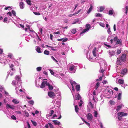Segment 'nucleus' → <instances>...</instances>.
<instances>
[{"label":"nucleus","mask_w":128,"mask_h":128,"mask_svg":"<svg viewBox=\"0 0 128 128\" xmlns=\"http://www.w3.org/2000/svg\"><path fill=\"white\" fill-rule=\"evenodd\" d=\"M127 69L126 68H124L123 70H122L121 72V74H126L127 72Z\"/></svg>","instance_id":"obj_14"},{"label":"nucleus","mask_w":128,"mask_h":128,"mask_svg":"<svg viewBox=\"0 0 128 128\" xmlns=\"http://www.w3.org/2000/svg\"><path fill=\"white\" fill-rule=\"evenodd\" d=\"M108 92L110 94H111V92H112V94H113V90L111 89L108 88Z\"/></svg>","instance_id":"obj_26"},{"label":"nucleus","mask_w":128,"mask_h":128,"mask_svg":"<svg viewBox=\"0 0 128 128\" xmlns=\"http://www.w3.org/2000/svg\"><path fill=\"white\" fill-rule=\"evenodd\" d=\"M51 58L56 63H57L58 62V61L54 58V57L53 56H51Z\"/></svg>","instance_id":"obj_41"},{"label":"nucleus","mask_w":128,"mask_h":128,"mask_svg":"<svg viewBox=\"0 0 128 128\" xmlns=\"http://www.w3.org/2000/svg\"><path fill=\"white\" fill-rule=\"evenodd\" d=\"M6 106L8 108H10L12 110L14 109L15 108L14 106L13 105H10L8 104H6Z\"/></svg>","instance_id":"obj_6"},{"label":"nucleus","mask_w":128,"mask_h":128,"mask_svg":"<svg viewBox=\"0 0 128 128\" xmlns=\"http://www.w3.org/2000/svg\"><path fill=\"white\" fill-rule=\"evenodd\" d=\"M96 48H94L92 50V52L93 56L95 57H96Z\"/></svg>","instance_id":"obj_13"},{"label":"nucleus","mask_w":128,"mask_h":128,"mask_svg":"<svg viewBox=\"0 0 128 128\" xmlns=\"http://www.w3.org/2000/svg\"><path fill=\"white\" fill-rule=\"evenodd\" d=\"M118 82L119 83L122 84L124 83V80L121 79H119L118 80Z\"/></svg>","instance_id":"obj_21"},{"label":"nucleus","mask_w":128,"mask_h":128,"mask_svg":"<svg viewBox=\"0 0 128 128\" xmlns=\"http://www.w3.org/2000/svg\"><path fill=\"white\" fill-rule=\"evenodd\" d=\"M48 96L50 98H52L54 96H55V94L52 92H49L48 93Z\"/></svg>","instance_id":"obj_4"},{"label":"nucleus","mask_w":128,"mask_h":128,"mask_svg":"<svg viewBox=\"0 0 128 128\" xmlns=\"http://www.w3.org/2000/svg\"><path fill=\"white\" fill-rule=\"evenodd\" d=\"M52 122L54 123V124L56 125H60V122L57 120H53Z\"/></svg>","instance_id":"obj_11"},{"label":"nucleus","mask_w":128,"mask_h":128,"mask_svg":"<svg viewBox=\"0 0 128 128\" xmlns=\"http://www.w3.org/2000/svg\"><path fill=\"white\" fill-rule=\"evenodd\" d=\"M115 53L114 51H112L110 52H109V54L110 56H112V55L114 54Z\"/></svg>","instance_id":"obj_29"},{"label":"nucleus","mask_w":128,"mask_h":128,"mask_svg":"<svg viewBox=\"0 0 128 128\" xmlns=\"http://www.w3.org/2000/svg\"><path fill=\"white\" fill-rule=\"evenodd\" d=\"M100 25L102 27H105V24H104L100 23Z\"/></svg>","instance_id":"obj_53"},{"label":"nucleus","mask_w":128,"mask_h":128,"mask_svg":"<svg viewBox=\"0 0 128 128\" xmlns=\"http://www.w3.org/2000/svg\"><path fill=\"white\" fill-rule=\"evenodd\" d=\"M122 107V106H117V108L116 109V110L117 112L118 111L121 109Z\"/></svg>","instance_id":"obj_24"},{"label":"nucleus","mask_w":128,"mask_h":128,"mask_svg":"<svg viewBox=\"0 0 128 128\" xmlns=\"http://www.w3.org/2000/svg\"><path fill=\"white\" fill-rule=\"evenodd\" d=\"M31 122L34 126H36L37 125V123L36 122L33 121L32 120H31Z\"/></svg>","instance_id":"obj_32"},{"label":"nucleus","mask_w":128,"mask_h":128,"mask_svg":"<svg viewBox=\"0 0 128 128\" xmlns=\"http://www.w3.org/2000/svg\"><path fill=\"white\" fill-rule=\"evenodd\" d=\"M79 106H81L83 104V102L82 101V100H80V102H79Z\"/></svg>","instance_id":"obj_40"},{"label":"nucleus","mask_w":128,"mask_h":128,"mask_svg":"<svg viewBox=\"0 0 128 128\" xmlns=\"http://www.w3.org/2000/svg\"><path fill=\"white\" fill-rule=\"evenodd\" d=\"M24 112L26 116L28 117L29 116V114L28 112H26V111H24Z\"/></svg>","instance_id":"obj_46"},{"label":"nucleus","mask_w":128,"mask_h":128,"mask_svg":"<svg viewBox=\"0 0 128 128\" xmlns=\"http://www.w3.org/2000/svg\"><path fill=\"white\" fill-rule=\"evenodd\" d=\"M126 11H125V13H126V14L127 12V11H128V6H127L126 7Z\"/></svg>","instance_id":"obj_61"},{"label":"nucleus","mask_w":128,"mask_h":128,"mask_svg":"<svg viewBox=\"0 0 128 128\" xmlns=\"http://www.w3.org/2000/svg\"><path fill=\"white\" fill-rule=\"evenodd\" d=\"M87 118L89 120H91L93 118L92 115L90 113H88L86 115Z\"/></svg>","instance_id":"obj_5"},{"label":"nucleus","mask_w":128,"mask_h":128,"mask_svg":"<svg viewBox=\"0 0 128 128\" xmlns=\"http://www.w3.org/2000/svg\"><path fill=\"white\" fill-rule=\"evenodd\" d=\"M53 37V35L52 34H51L50 35V38L51 40H52V38Z\"/></svg>","instance_id":"obj_63"},{"label":"nucleus","mask_w":128,"mask_h":128,"mask_svg":"<svg viewBox=\"0 0 128 128\" xmlns=\"http://www.w3.org/2000/svg\"><path fill=\"white\" fill-rule=\"evenodd\" d=\"M36 69L38 71L40 72L42 68L41 67H37Z\"/></svg>","instance_id":"obj_36"},{"label":"nucleus","mask_w":128,"mask_h":128,"mask_svg":"<svg viewBox=\"0 0 128 128\" xmlns=\"http://www.w3.org/2000/svg\"><path fill=\"white\" fill-rule=\"evenodd\" d=\"M74 66H73L70 67L69 69L70 71H72L73 70L74 68Z\"/></svg>","instance_id":"obj_38"},{"label":"nucleus","mask_w":128,"mask_h":128,"mask_svg":"<svg viewBox=\"0 0 128 128\" xmlns=\"http://www.w3.org/2000/svg\"><path fill=\"white\" fill-rule=\"evenodd\" d=\"M117 114L118 116L122 117L127 116L128 115V113H125L123 112H121L118 113Z\"/></svg>","instance_id":"obj_2"},{"label":"nucleus","mask_w":128,"mask_h":128,"mask_svg":"<svg viewBox=\"0 0 128 128\" xmlns=\"http://www.w3.org/2000/svg\"><path fill=\"white\" fill-rule=\"evenodd\" d=\"M121 50H118L117 51V53L118 54H120L121 52Z\"/></svg>","instance_id":"obj_54"},{"label":"nucleus","mask_w":128,"mask_h":128,"mask_svg":"<svg viewBox=\"0 0 128 128\" xmlns=\"http://www.w3.org/2000/svg\"><path fill=\"white\" fill-rule=\"evenodd\" d=\"M48 87L49 90H51L53 89V87L52 85H50L49 83H48Z\"/></svg>","instance_id":"obj_18"},{"label":"nucleus","mask_w":128,"mask_h":128,"mask_svg":"<svg viewBox=\"0 0 128 128\" xmlns=\"http://www.w3.org/2000/svg\"><path fill=\"white\" fill-rule=\"evenodd\" d=\"M43 72V74H44L46 75V76H48V73H47V72H46L44 71Z\"/></svg>","instance_id":"obj_62"},{"label":"nucleus","mask_w":128,"mask_h":128,"mask_svg":"<svg viewBox=\"0 0 128 128\" xmlns=\"http://www.w3.org/2000/svg\"><path fill=\"white\" fill-rule=\"evenodd\" d=\"M104 70L103 69H100V70L99 72L100 73H103V72H104Z\"/></svg>","instance_id":"obj_56"},{"label":"nucleus","mask_w":128,"mask_h":128,"mask_svg":"<svg viewBox=\"0 0 128 128\" xmlns=\"http://www.w3.org/2000/svg\"><path fill=\"white\" fill-rule=\"evenodd\" d=\"M117 60L116 61V64L117 65H121L122 64V62H123L121 60L120 61L121 59L120 58H117Z\"/></svg>","instance_id":"obj_7"},{"label":"nucleus","mask_w":128,"mask_h":128,"mask_svg":"<svg viewBox=\"0 0 128 128\" xmlns=\"http://www.w3.org/2000/svg\"><path fill=\"white\" fill-rule=\"evenodd\" d=\"M33 13L36 15H40V14L38 12H33Z\"/></svg>","instance_id":"obj_48"},{"label":"nucleus","mask_w":128,"mask_h":128,"mask_svg":"<svg viewBox=\"0 0 128 128\" xmlns=\"http://www.w3.org/2000/svg\"><path fill=\"white\" fill-rule=\"evenodd\" d=\"M82 9H80V10H78L76 12H75L74 14L73 15L79 13L82 10Z\"/></svg>","instance_id":"obj_42"},{"label":"nucleus","mask_w":128,"mask_h":128,"mask_svg":"<svg viewBox=\"0 0 128 128\" xmlns=\"http://www.w3.org/2000/svg\"><path fill=\"white\" fill-rule=\"evenodd\" d=\"M96 17H102V16L100 14V13H98V14H96Z\"/></svg>","instance_id":"obj_34"},{"label":"nucleus","mask_w":128,"mask_h":128,"mask_svg":"<svg viewBox=\"0 0 128 128\" xmlns=\"http://www.w3.org/2000/svg\"><path fill=\"white\" fill-rule=\"evenodd\" d=\"M113 14V12L112 10H110L108 12V14L110 15H112Z\"/></svg>","instance_id":"obj_49"},{"label":"nucleus","mask_w":128,"mask_h":128,"mask_svg":"<svg viewBox=\"0 0 128 128\" xmlns=\"http://www.w3.org/2000/svg\"><path fill=\"white\" fill-rule=\"evenodd\" d=\"M120 58L122 62H124L126 60V55L125 54H122Z\"/></svg>","instance_id":"obj_3"},{"label":"nucleus","mask_w":128,"mask_h":128,"mask_svg":"<svg viewBox=\"0 0 128 128\" xmlns=\"http://www.w3.org/2000/svg\"><path fill=\"white\" fill-rule=\"evenodd\" d=\"M62 40V42H65L67 41L68 40V38H64Z\"/></svg>","instance_id":"obj_52"},{"label":"nucleus","mask_w":128,"mask_h":128,"mask_svg":"<svg viewBox=\"0 0 128 128\" xmlns=\"http://www.w3.org/2000/svg\"><path fill=\"white\" fill-rule=\"evenodd\" d=\"M30 0H26V1L27 4L30 6L32 4Z\"/></svg>","instance_id":"obj_31"},{"label":"nucleus","mask_w":128,"mask_h":128,"mask_svg":"<svg viewBox=\"0 0 128 128\" xmlns=\"http://www.w3.org/2000/svg\"><path fill=\"white\" fill-rule=\"evenodd\" d=\"M36 50L38 53H40L41 52V51H40V48L39 47L37 48L36 49Z\"/></svg>","instance_id":"obj_25"},{"label":"nucleus","mask_w":128,"mask_h":128,"mask_svg":"<svg viewBox=\"0 0 128 128\" xmlns=\"http://www.w3.org/2000/svg\"><path fill=\"white\" fill-rule=\"evenodd\" d=\"M14 67V65L13 64H11L10 65V68H11V70H15V69L13 68V67Z\"/></svg>","instance_id":"obj_33"},{"label":"nucleus","mask_w":128,"mask_h":128,"mask_svg":"<svg viewBox=\"0 0 128 128\" xmlns=\"http://www.w3.org/2000/svg\"><path fill=\"white\" fill-rule=\"evenodd\" d=\"M4 89V88L2 86H0V91L2 92Z\"/></svg>","instance_id":"obj_55"},{"label":"nucleus","mask_w":128,"mask_h":128,"mask_svg":"<svg viewBox=\"0 0 128 128\" xmlns=\"http://www.w3.org/2000/svg\"><path fill=\"white\" fill-rule=\"evenodd\" d=\"M50 115H48V116H52V115L54 114V111L53 110H52L50 111Z\"/></svg>","instance_id":"obj_37"},{"label":"nucleus","mask_w":128,"mask_h":128,"mask_svg":"<svg viewBox=\"0 0 128 128\" xmlns=\"http://www.w3.org/2000/svg\"><path fill=\"white\" fill-rule=\"evenodd\" d=\"M86 28L84 29L82 32L80 33V34H82L89 30L90 27V24H86Z\"/></svg>","instance_id":"obj_1"},{"label":"nucleus","mask_w":128,"mask_h":128,"mask_svg":"<svg viewBox=\"0 0 128 128\" xmlns=\"http://www.w3.org/2000/svg\"><path fill=\"white\" fill-rule=\"evenodd\" d=\"M7 21V18L6 17H5V18H4L3 22H6Z\"/></svg>","instance_id":"obj_60"},{"label":"nucleus","mask_w":128,"mask_h":128,"mask_svg":"<svg viewBox=\"0 0 128 128\" xmlns=\"http://www.w3.org/2000/svg\"><path fill=\"white\" fill-rule=\"evenodd\" d=\"M60 32L59 31L57 32H55L54 33V34H60Z\"/></svg>","instance_id":"obj_64"},{"label":"nucleus","mask_w":128,"mask_h":128,"mask_svg":"<svg viewBox=\"0 0 128 128\" xmlns=\"http://www.w3.org/2000/svg\"><path fill=\"white\" fill-rule=\"evenodd\" d=\"M111 104H115V102L113 101L112 100H110L109 102Z\"/></svg>","instance_id":"obj_45"},{"label":"nucleus","mask_w":128,"mask_h":128,"mask_svg":"<svg viewBox=\"0 0 128 128\" xmlns=\"http://www.w3.org/2000/svg\"><path fill=\"white\" fill-rule=\"evenodd\" d=\"M122 41L121 40H118L116 42V44H121Z\"/></svg>","instance_id":"obj_30"},{"label":"nucleus","mask_w":128,"mask_h":128,"mask_svg":"<svg viewBox=\"0 0 128 128\" xmlns=\"http://www.w3.org/2000/svg\"><path fill=\"white\" fill-rule=\"evenodd\" d=\"M44 53L45 54L48 55L49 54V52L46 50H44Z\"/></svg>","instance_id":"obj_28"},{"label":"nucleus","mask_w":128,"mask_h":128,"mask_svg":"<svg viewBox=\"0 0 128 128\" xmlns=\"http://www.w3.org/2000/svg\"><path fill=\"white\" fill-rule=\"evenodd\" d=\"M94 117H97L98 114V113L96 111H94Z\"/></svg>","instance_id":"obj_44"},{"label":"nucleus","mask_w":128,"mask_h":128,"mask_svg":"<svg viewBox=\"0 0 128 128\" xmlns=\"http://www.w3.org/2000/svg\"><path fill=\"white\" fill-rule=\"evenodd\" d=\"M12 102L14 103L15 104H18L19 103V102H18L17 100L16 99H13L12 100Z\"/></svg>","instance_id":"obj_23"},{"label":"nucleus","mask_w":128,"mask_h":128,"mask_svg":"<svg viewBox=\"0 0 128 128\" xmlns=\"http://www.w3.org/2000/svg\"><path fill=\"white\" fill-rule=\"evenodd\" d=\"M49 70L52 74L54 75V72L52 70L50 69Z\"/></svg>","instance_id":"obj_50"},{"label":"nucleus","mask_w":128,"mask_h":128,"mask_svg":"<svg viewBox=\"0 0 128 128\" xmlns=\"http://www.w3.org/2000/svg\"><path fill=\"white\" fill-rule=\"evenodd\" d=\"M71 32L73 34H75L76 32V29H72L71 30Z\"/></svg>","instance_id":"obj_27"},{"label":"nucleus","mask_w":128,"mask_h":128,"mask_svg":"<svg viewBox=\"0 0 128 128\" xmlns=\"http://www.w3.org/2000/svg\"><path fill=\"white\" fill-rule=\"evenodd\" d=\"M118 38L117 36H116L115 37L114 39V41H116L118 40Z\"/></svg>","instance_id":"obj_58"},{"label":"nucleus","mask_w":128,"mask_h":128,"mask_svg":"<svg viewBox=\"0 0 128 128\" xmlns=\"http://www.w3.org/2000/svg\"><path fill=\"white\" fill-rule=\"evenodd\" d=\"M18 82H16L15 80H13L12 82V85L14 86H15L16 87L18 85Z\"/></svg>","instance_id":"obj_8"},{"label":"nucleus","mask_w":128,"mask_h":128,"mask_svg":"<svg viewBox=\"0 0 128 128\" xmlns=\"http://www.w3.org/2000/svg\"><path fill=\"white\" fill-rule=\"evenodd\" d=\"M50 48H51V50L53 51H56V49H54V47L53 46H51Z\"/></svg>","instance_id":"obj_59"},{"label":"nucleus","mask_w":128,"mask_h":128,"mask_svg":"<svg viewBox=\"0 0 128 128\" xmlns=\"http://www.w3.org/2000/svg\"><path fill=\"white\" fill-rule=\"evenodd\" d=\"M100 83L99 82H98L96 83V84L94 87L95 89H96V90H97V88H98L99 86L100 85Z\"/></svg>","instance_id":"obj_19"},{"label":"nucleus","mask_w":128,"mask_h":128,"mask_svg":"<svg viewBox=\"0 0 128 128\" xmlns=\"http://www.w3.org/2000/svg\"><path fill=\"white\" fill-rule=\"evenodd\" d=\"M28 103H29L30 104L32 105L34 104V102L32 100H31L30 101H29L28 102Z\"/></svg>","instance_id":"obj_39"},{"label":"nucleus","mask_w":128,"mask_h":128,"mask_svg":"<svg viewBox=\"0 0 128 128\" xmlns=\"http://www.w3.org/2000/svg\"><path fill=\"white\" fill-rule=\"evenodd\" d=\"M48 124L50 128H54L53 125L51 123H48Z\"/></svg>","instance_id":"obj_43"},{"label":"nucleus","mask_w":128,"mask_h":128,"mask_svg":"<svg viewBox=\"0 0 128 128\" xmlns=\"http://www.w3.org/2000/svg\"><path fill=\"white\" fill-rule=\"evenodd\" d=\"M12 12L14 16H16V13L15 11L14 10H12Z\"/></svg>","instance_id":"obj_51"},{"label":"nucleus","mask_w":128,"mask_h":128,"mask_svg":"<svg viewBox=\"0 0 128 128\" xmlns=\"http://www.w3.org/2000/svg\"><path fill=\"white\" fill-rule=\"evenodd\" d=\"M80 86L79 85H77L76 86V89L77 91H79L80 90Z\"/></svg>","instance_id":"obj_20"},{"label":"nucleus","mask_w":128,"mask_h":128,"mask_svg":"<svg viewBox=\"0 0 128 128\" xmlns=\"http://www.w3.org/2000/svg\"><path fill=\"white\" fill-rule=\"evenodd\" d=\"M107 32H108V34H110V32H111V31L110 30V28H108V30H107Z\"/></svg>","instance_id":"obj_57"},{"label":"nucleus","mask_w":128,"mask_h":128,"mask_svg":"<svg viewBox=\"0 0 128 128\" xmlns=\"http://www.w3.org/2000/svg\"><path fill=\"white\" fill-rule=\"evenodd\" d=\"M75 111L76 112H78V110L79 108H78V106L76 105L75 106Z\"/></svg>","instance_id":"obj_22"},{"label":"nucleus","mask_w":128,"mask_h":128,"mask_svg":"<svg viewBox=\"0 0 128 128\" xmlns=\"http://www.w3.org/2000/svg\"><path fill=\"white\" fill-rule=\"evenodd\" d=\"M122 93H119L118 96V99L120 100L121 99V96H122Z\"/></svg>","instance_id":"obj_17"},{"label":"nucleus","mask_w":128,"mask_h":128,"mask_svg":"<svg viewBox=\"0 0 128 128\" xmlns=\"http://www.w3.org/2000/svg\"><path fill=\"white\" fill-rule=\"evenodd\" d=\"M104 8L103 6H101L100 8V12H102L103 11V10H104Z\"/></svg>","instance_id":"obj_35"},{"label":"nucleus","mask_w":128,"mask_h":128,"mask_svg":"<svg viewBox=\"0 0 128 128\" xmlns=\"http://www.w3.org/2000/svg\"><path fill=\"white\" fill-rule=\"evenodd\" d=\"M45 87V84L44 83V81H43L41 85L40 86V88H43Z\"/></svg>","instance_id":"obj_16"},{"label":"nucleus","mask_w":128,"mask_h":128,"mask_svg":"<svg viewBox=\"0 0 128 128\" xmlns=\"http://www.w3.org/2000/svg\"><path fill=\"white\" fill-rule=\"evenodd\" d=\"M11 118H12V119L16 120V117L14 116V115H12L11 117Z\"/></svg>","instance_id":"obj_47"},{"label":"nucleus","mask_w":128,"mask_h":128,"mask_svg":"<svg viewBox=\"0 0 128 128\" xmlns=\"http://www.w3.org/2000/svg\"><path fill=\"white\" fill-rule=\"evenodd\" d=\"M19 6L20 8L21 9H22L24 8V3L22 2H20L19 3Z\"/></svg>","instance_id":"obj_9"},{"label":"nucleus","mask_w":128,"mask_h":128,"mask_svg":"<svg viewBox=\"0 0 128 128\" xmlns=\"http://www.w3.org/2000/svg\"><path fill=\"white\" fill-rule=\"evenodd\" d=\"M15 79L17 81V82H19L20 80V78L19 76V75H16L15 76Z\"/></svg>","instance_id":"obj_15"},{"label":"nucleus","mask_w":128,"mask_h":128,"mask_svg":"<svg viewBox=\"0 0 128 128\" xmlns=\"http://www.w3.org/2000/svg\"><path fill=\"white\" fill-rule=\"evenodd\" d=\"M90 7L89 9L88 10L87 12L88 14H89L90 12L92 9V4H90Z\"/></svg>","instance_id":"obj_12"},{"label":"nucleus","mask_w":128,"mask_h":128,"mask_svg":"<svg viewBox=\"0 0 128 128\" xmlns=\"http://www.w3.org/2000/svg\"><path fill=\"white\" fill-rule=\"evenodd\" d=\"M82 98V97L79 94H78L76 96V98L75 100H78Z\"/></svg>","instance_id":"obj_10"}]
</instances>
